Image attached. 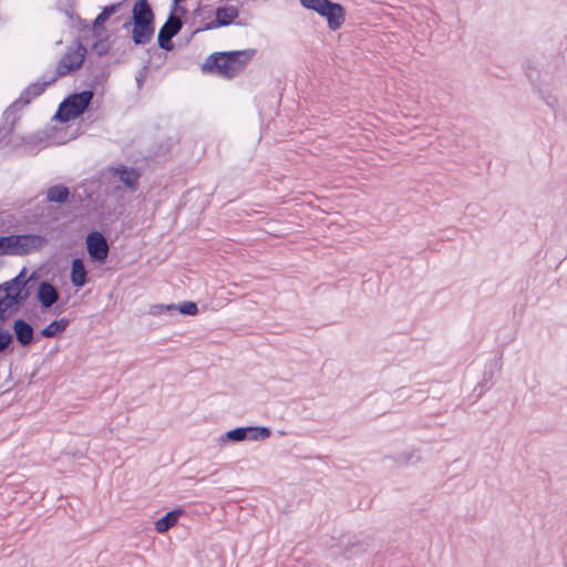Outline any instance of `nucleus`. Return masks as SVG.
<instances>
[{
    "mask_svg": "<svg viewBox=\"0 0 567 567\" xmlns=\"http://www.w3.org/2000/svg\"><path fill=\"white\" fill-rule=\"evenodd\" d=\"M254 53V50L217 52L208 56L203 68L205 71L230 79L245 69Z\"/></svg>",
    "mask_w": 567,
    "mask_h": 567,
    "instance_id": "nucleus-1",
    "label": "nucleus"
},
{
    "mask_svg": "<svg viewBox=\"0 0 567 567\" xmlns=\"http://www.w3.org/2000/svg\"><path fill=\"white\" fill-rule=\"evenodd\" d=\"M50 82H37L29 85L20 95L18 100H16L4 112L2 115V122L0 124V144L6 146L10 143L8 140L9 135L12 133L14 124L18 120V113L23 105H27L31 102L32 99L41 95L47 85Z\"/></svg>",
    "mask_w": 567,
    "mask_h": 567,
    "instance_id": "nucleus-2",
    "label": "nucleus"
},
{
    "mask_svg": "<svg viewBox=\"0 0 567 567\" xmlns=\"http://www.w3.org/2000/svg\"><path fill=\"white\" fill-rule=\"evenodd\" d=\"M25 284L24 270H22L16 278L0 285V322L14 313L24 300Z\"/></svg>",
    "mask_w": 567,
    "mask_h": 567,
    "instance_id": "nucleus-3",
    "label": "nucleus"
},
{
    "mask_svg": "<svg viewBox=\"0 0 567 567\" xmlns=\"http://www.w3.org/2000/svg\"><path fill=\"white\" fill-rule=\"evenodd\" d=\"M93 99L92 91H83L65 99L59 106L55 117L68 122L80 116Z\"/></svg>",
    "mask_w": 567,
    "mask_h": 567,
    "instance_id": "nucleus-4",
    "label": "nucleus"
},
{
    "mask_svg": "<svg viewBox=\"0 0 567 567\" xmlns=\"http://www.w3.org/2000/svg\"><path fill=\"white\" fill-rule=\"evenodd\" d=\"M47 244V237L39 234L12 235V256L37 252L44 248Z\"/></svg>",
    "mask_w": 567,
    "mask_h": 567,
    "instance_id": "nucleus-5",
    "label": "nucleus"
},
{
    "mask_svg": "<svg viewBox=\"0 0 567 567\" xmlns=\"http://www.w3.org/2000/svg\"><path fill=\"white\" fill-rule=\"evenodd\" d=\"M239 17V10L235 6L219 7L215 11V19L203 23L195 32L214 30L220 27H227L236 21Z\"/></svg>",
    "mask_w": 567,
    "mask_h": 567,
    "instance_id": "nucleus-6",
    "label": "nucleus"
},
{
    "mask_svg": "<svg viewBox=\"0 0 567 567\" xmlns=\"http://www.w3.org/2000/svg\"><path fill=\"white\" fill-rule=\"evenodd\" d=\"M85 52V48L80 43L71 45L58 65L59 75H65L69 72L79 69L84 61Z\"/></svg>",
    "mask_w": 567,
    "mask_h": 567,
    "instance_id": "nucleus-7",
    "label": "nucleus"
},
{
    "mask_svg": "<svg viewBox=\"0 0 567 567\" xmlns=\"http://www.w3.org/2000/svg\"><path fill=\"white\" fill-rule=\"evenodd\" d=\"M86 249L94 261L103 262L107 258L109 245L101 233L93 231L87 235Z\"/></svg>",
    "mask_w": 567,
    "mask_h": 567,
    "instance_id": "nucleus-8",
    "label": "nucleus"
},
{
    "mask_svg": "<svg viewBox=\"0 0 567 567\" xmlns=\"http://www.w3.org/2000/svg\"><path fill=\"white\" fill-rule=\"evenodd\" d=\"M181 29V18L176 14H171L158 32V45L164 50H172V39L179 32Z\"/></svg>",
    "mask_w": 567,
    "mask_h": 567,
    "instance_id": "nucleus-9",
    "label": "nucleus"
},
{
    "mask_svg": "<svg viewBox=\"0 0 567 567\" xmlns=\"http://www.w3.org/2000/svg\"><path fill=\"white\" fill-rule=\"evenodd\" d=\"M318 14L327 20L328 28L331 31L340 29L346 20V11L343 7L330 0Z\"/></svg>",
    "mask_w": 567,
    "mask_h": 567,
    "instance_id": "nucleus-10",
    "label": "nucleus"
},
{
    "mask_svg": "<svg viewBox=\"0 0 567 567\" xmlns=\"http://www.w3.org/2000/svg\"><path fill=\"white\" fill-rule=\"evenodd\" d=\"M109 174L112 178L123 183L128 189L135 190L137 187L141 174L134 167L125 165H116L109 168Z\"/></svg>",
    "mask_w": 567,
    "mask_h": 567,
    "instance_id": "nucleus-11",
    "label": "nucleus"
},
{
    "mask_svg": "<svg viewBox=\"0 0 567 567\" xmlns=\"http://www.w3.org/2000/svg\"><path fill=\"white\" fill-rule=\"evenodd\" d=\"M132 27V39L136 45H145L154 37V22H125L123 28Z\"/></svg>",
    "mask_w": 567,
    "mask_h": 567,
    "instance_id": "nucleus-12",
    "label": "nucleus"
},
{
    "mask_svg": "<svg viewBox=\"0 0 567 567\" xmlns=\"http://www.w3.org/2000/svg\"><path fill=\"white\" fill-rule=\"evenodd\" d=\"M37 298L42 307L50 308L59 299V292L53 285L43 281L39 285Z\"/></svg>",
    "mask_w": 567,
    "mask_h": 567,
    "instance_id": "nucleus-13",
    "label": "nucleus"
},
{
    "mask_svg": "<svg viewBox=\"0 0 567 567\" xmlns=\"http://www.w3.org/2000/svg\"><path fill=\"white\" fill-rule=\"evenodd\" d=\"M131 22H154V13L146 0H137L134 3Z\"/></svg>",
    "mask_w": 567,
    "mask_h": 567,
    "instance_id": "nucleus-14",
    "label": "nucleus"
},
{
    "mask_svg": "<svg viewBox=\"0 0 567 567\" xmlns=\"http://www.w3.org/2000/svg\"><path fill=\"white\" fill-rule=\"evenodd\" d=\"M13 331L18 342L21 346H29L33 340V328L22 319H18L13 323Z\"/></svg>",
    "mask_w": 567,
    "mask_h": 567,
    "instance_id": "nucleus-15",
    "label": "nucleus"
},
{
    "mask_svg": "<svg viewBox=\"0 0 567 567\" xmlns=\"http://www.w3.org/2000/svg\"><path fill=\"white\" fill-rule=\"evenodd\" d=\"M71 282L76 288H81L87 282V271L82 259L75 258L72 261Z\"/></svg>",
    "mask_w": 567,
    "mask_h": 567,
    "instance_id": "nucleus-16",
    "label": "nucleus"
},
{
    "mask_svg": "<svg viewBox=\"0 0 567 567\" xmlns=\"http://www.w3.org/2000/svg\"><path fill=\"white\" fill-rule=\"evenodd\" d=\"M179 515V511L168 512L164 517H162L155 523L156 532L161 534L167 532L169 528L176 525Z\"/></svg>",
    "mask_w": 567,
    "mask_h": 567,
    "instance_id": "nucleus-17",
    "label": "nucleus"
},
{
    "mask_svg": "<svg viewBox=\"0 0 567 567\" xmlns=\"http://www.w3.org/2000/svg\"><path fill=\"white\" fill-rule=\"evenodd\" d=\"M271 435V431L266 426H246V441L260 442L266 441Z\"/></svg>",
    "mask_w": 567,
    "mask_h": 567,
    "instance_id": "nucleus-18",
    "label": "nucleus"
},
{
    "mask_svg": "<svg viewBox=\"0 0 567 567\" xmlns=\"http://www.w3.org/2000/svg\"><path fill=\"white\" fill-rule=\"evenodd\" d=\"M124 1L125 0L105 7L103 11L95 18L94 28L97 29L102 27L110 17H112L115 13H118L123 8Z\"/></svg>",
    "mask_w": 567,
    "mask_h": 567,
    "instance_id": "nucleus-19",
    "label": "nucleus"
},
{
    "mask_svg": "<svg viewBox=\"0 0 567 567\" xmlns=\"http://www.w3.org/2000/svg\"><path fill=\"white\" fill-rule=\"evenodd\" d=\"M243 442L246 441V426L245 427H236L234 430L227 431L226 433L221 434L217 443L219 445H224L227 442Z\"/></svg>",
    "mask_w": 567,
    "mask_h": 567,
    "instance_id": "nucleus-20",
    "label": "nucleus"
},
{
    "mask_svg": "<svg viewBox=\"0 0 567 567\" xmlns=\"http://www.w3.org/2000/svg\"><path fill=\"white\" fill-rule=\"evenodd\" d=\"M69 189L62 185H55L48 189L47 197L52 203H64L69 197Z\"/></svg>",
    "mask_w": 567,
    "mask_h": 567,
    "instance_id": "nucleus-21",
    "label": "nucleus"
},
{
    "mask_svg": "<svg viewBox=\"0 0 567 567\" xmlns=\"http://www.w3.org/2000/svg\"><path fill=\"white\" fill-rule=\"evenodd\" d=\"M68 327V320H54L50 324H48L42 331L41 334L45 338H52L55 334L64 331Z\"/></svg>",
    "mask_w": 567,
    "mask_h": 567,
    "instance_id": "nucleus-22",
    "label": "nucleus"
},
{
    "mask_svg": "<svg viewBox=\"0 0 567 567\" xmlns=\"http://www.w3.org/2000/svg\"><path fill=\"white\" fill-rule=\"evenodd\" d=\"M150 315L152 316H162V315H173L176 312V305L174 303H171V305H164V303H157V305H153L151 308H150Z\"/></svg>",
    "mask_w": 567,
    "mask_h": 567,
    "instance_id": "nucleus-23",
    "label": "nucleus"
},
{
    "mask_svg": "<svg viewBox=\"0 0 567 567\" xmlns=\"http://www.w3.org/2000/svg\"><path fill=\"white\" fill-rule=\"evenodd\" d=\"M176 311L182 315L195 316L198 312V307L193 301H184L179 303L178 307L176 306Z\"/></svg>",
    "mask_w": 567,
    "mask_h": 567,
    "instance_id": "nucleus-24",
    "label": "nucleus"
},
{
    "mask_svg": "<svg viewBox=\"0 0 567 567\" xmlns=\"http://www.w3.org/2000/svg\"><path fill=\"white\" fill-rule=\"evenodd\" d=\"M299 1L303 8L319 13L320 10L327 4V2L329 0H299Z\"/></svg>",
    "mask_w": 567,
    "mask_h": 567,
    "instance_id": "nucleus-25",
    "label": "nucleus"
},
{
    "mask_svg": "<svg viewBox=\"0 0 567 567\" xmlns=\"http://www.w3.org/2000/svg\"><path fill=\"white\" fill-rule=\"evenodd\" d=\"M0 255L12 256V235L0 237Z\"/></svg>",
    "mask_w": 567,
    "mask_h": 567,
    "instance_id": "nucleus-26",
    "label": "nucleus"
},
{
    "mask_svg": "<svg viewBox=\"0 0 567 567\" xmlns=\"http://www.w3.org/2000/svg\"><path fill=\"white\" fill-rule=\"evenodd\" d=\"M539 97L544 101V103L550 109L555 110L558 105V100L548 91H539Z\"/></svg>",
    "mask_w": 567,
    "mask_h": 567,
    "instance_id": "nucleus-27",
    "label": "nucleus"
},
{
    "mask_svg": "<svg viewBox=\"0 0 567 567\" xmlns=\"http://www.w3.org/2000/svg\"><path fill=\"white\" fill-rule=\"evenodd\" d=\"M11 342H12V334L7 330L0 329V352L6 350Z\"/></svg>",
    "mask_w": 567,
    "mask_h": 567,
    "instance_id": "nucleus-28",
    "label": "nucleus"
},
{
    "mask_svg": "<svg viewBox=\"0 0 567 567\" xmlns=\"http://www.w3.org/2000/svg\"><path fill=\"white\" fill-rule=\"evenodd\" d=\"M109 49V45L106 42H97L94 44V50L97 52V54H104Z\"/></svg>",
    "mask_w": 567,
    "mask_h": 567,
    "instance_id": "nucleus-29",
    "label": "nucleus"
},
{
    "mask_svg": "<svg viewBox=\"0 0 567 567\" xmlns=\"http://www.w3.org/2000/svg\"><path fill=\"white\" fill-rule=\"evenodd\" d=\"M143 79H144V75L142 73L136 76V82H137L138 86L142 84Z\"/></svg>",
    "mask_w": 567,
    "mask_h": 567,
    "instance_id": "nucleus-30",
    "label": "nucleus"
},
{
    "mask_svg": "<svg viewBox=\"0 0 567 567\" xmlns=\"http://www.w3.org/2000/svg\"><path fill=\"white\" fill-rule=\"evenodd\" d=\"M197 12H198V16L204 17L206 11H205V9H199Z\"/></svg>",
    "mask_w": 567,
    "mask_h": 567,
    "instance_id": "nucleus-31",
    "label": "nucleus"
},
{
    "mask_svg": "<svg viewBox=\"0 0 567 567\" xmlns=\"http://www.w3.org/2000/svg\"><path fill=\"white\" fill-rule=\"evenodd\" d=\"M481 388H483V384H480ZM485 389H481L480 394L484 393Z\"/></svg>",
    "mask_w": 567,
    "mask_h": 567,
    "instance_id": "nucleus-32",
    "label": "nucleus"
}]
</instances>
